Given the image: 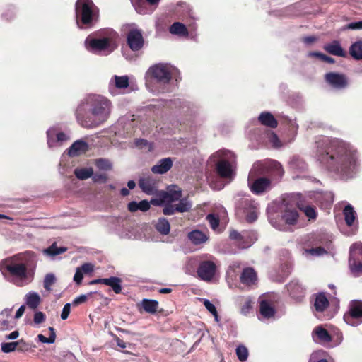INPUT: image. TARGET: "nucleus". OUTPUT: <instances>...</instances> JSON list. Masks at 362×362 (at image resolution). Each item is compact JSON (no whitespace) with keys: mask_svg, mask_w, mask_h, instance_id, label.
<instances>
[{"mask_svg":"<svg viewBox=\"0 0 362 362\" xmlns=\"http://www.w3.org/2000/svg\"><path fill=\"white\" fill-rule=\"evenodd\" d=\"M206 220L213 230H216L219 225V218L214 214L207 215Z\"/></svg>","mask_w":362,"mask_h":362,"instance_id":"obj_52","label":"nucleus"},{"mask_svg":"<svg viewBox=\"0 0 362 362\" xmlns=\"http://www.w3.org/2000/svg\"><path fill=\"white\" fill-rule=\"evenodd\" d=\"M268 169L274 176H276L278 177H282L284 174V170L281 165L276 160H272L269 163Z\"/></svg>","mask_w":362,"mask_h":362,"instance_id":"obj_38","label":"nucleus"},{"mask_svg":"<svg viewBox=\"0 0 362 362\" xmlns=\"http://www.w3.org/2000/svg\"><path fill=\"white\" fill-rule=\"evenodd\" d=\"M18 345V343L17 341L14 342H4L1 344V351L4 353H11L14 351L17 346Z\"/></svg>","mask_w":362,"mask_h":362,"instance_id":"obj_49","label":"nucleus"},{"mask_svg":"<svg viewBox=\"0 0 362 362\" xmlns=\"http://www.w3.org/2000/svg\"><path fill=\"white\" fill-rule=\"evenodd\" d=\"M243 303L241 307V313L243 315H247L250 311L252 306H251V301L250 300L247 298H243Z\"/></svg>","mask_w":362,"mask_h":362,"instance_id":"obj_56","label":"nucleus"},{"mask_svg":"<svg viewBox=\"0 0 362 362\" xmlns=\"http://www.w3.org/2000/svg\"><path fill=\"white\" fill-rule=\"evenodd\" d=\"M313 339L321 344H327L331 341L332 337L328 332L322 327H317L313 333Z\"/></svg>","mask_w":362,"mask_h":362,"instance_id":"obj_23","label":"nucleus"},{"mask_svg":"<svg viewBox=\"0 0 362 362\" xmlns=\"http://www.w3.org/2000/svg\"><path fill=\"white\" fill-rule=\"evenodd\" d=\"M305 252L312 256H321L326 253V250L322 247H317L315 248L305 250Z\"/></svg>","mask_w":362,"mask_h":362,"instance_id":"obj_53","label":"nucleus"},{"mask_svg":"<svg viewBox=\"0 0 362 362\" xmlns=\"http://www.w3.org/2000/svg\"><path fill=\"white\" fill-rule=\"evenodd\" d=\"M112 105L107 98L90 94L84 98L76 110L78 124L85 128L96 127L109 118Z\"/></svg>","mask_w":362,"mask_h":362,"instance_id":"obj_2","label":"nucleus"},{"mask_svg":"<svg viewBox=\"0 0 362 362\" xmlns=\"http://www.w3.org/2000/svg\"><path fill=\"white\" fill-rule=\"evenodd\" d=\"M45 320V315L41 311H37L34 315V322L35 324H40Z\"/></svg>","mask_w":362,"mask_h":362,"instance_id":"obj_60","label":"nucleus"},{"mask_svg":"<svg viewBox=\"0 0 362 362\" xmlns=\"http://www.w3.org/2000/svg\"><path fill=\"white\" fill-rule=\"evenodd\" d=\"M329 305V301L324 294H319L316 296L315 308L318 312L324 311Z\"/></svg>","mask_w":362,"mask_h":362,"instance_id":"obj_35","label":"nucleus"},{"mask_svg":"<svg viewBox=\"0 0 362 362\" xmlns=\"http://www.w3.org/2000/svg\"><path fill=\"white\" fill-rule=\"evenodd\" d=\"M181 197V190L177 187L174 190L170 189L168 192H161L160 193L161 203H173L180 200Z\"/></svg>","mask_w":362,"mask_h":362,"instance_id":"obj_21","label":"nucleus"},{"mask_svg":"<svg viewBox=\"0 0 362 362\" xmlns=\"http://www.w3.org/2000/svg\"><path fill=\"white\" fill-rule=\"evenodd\" d=\"M47 144L49 148L60 146L64 141H68L69 136L64 132H57L54 128H50L47 132Z\"/></svg>","mask_w":362,"mask_h":362,"instance_id":"obj_16","label":"nucleus"},{"mask_svg":"<svg viewBox=\"0 0 362 362\" xmlns=\"http://www.w3.org/2000/svg\"><path fill=\"white\" fill-rule=\"evenodd\" d=\"M204 305L209 312H210L214 317L216 322L218 321V313L216 307L209 300H204Z\"/></svg>","mask_w":362,"mask_h":362,"instance_id":"obj_51","label":"nucleus"},{"mask_svg":"<svg viewBox=\"0 0 362 362\" xmlns=\"http://www.w3.org/2000/svg\"><path fill=\"white\" fill-rule=\"evenodd\" d=\"M129 85V77L127 76L114 75L109 82V91L115 95H117V90L127 88Z\"/></svg>","mask_w":362,"mask_h":362,"instance_id":"obj_17","label":"nucleus"},{"mask_svg":"<svg viewBox=\"0 0 362 362\" xmlns=\"http://www.w3.org/2000/svg\"><path fill=\"white\" fill-rule=\"evenodd\" d=\"M283 214L282 219L286 224L294 225L298 220V214L295 208L288 205V202L286 199L283 200Z\"/></svg>","mask_w":362,"mask_h":362,"instance_id":"obj_18","label":"nucleus"},{"mask_svg":"<svg viewBox=\"0 0 362 362\" xmlns=\"http://www.w3.org/2000/svg\"><path fill=\"white\" fill-rule=\"evenodd\" d=\"M260 314L267 318L274 316L275 310L273 306L266 300H262L259 304Z\"/></svg>","mask_w":362,"mask_h":362,"instance_id":"obj_30","label":"nucleus"},{"mask_svg":"<svg viewBox=\"0 0 362 362\" xmlns=\"http://www.w3.org/2000/svg\"><path fill=\"white\" fill-rule=\"evenodd\" d=\"M144 38L141 30L132 29L127 34V43L132 51L141 49L144 45Z\"/></svg>","mask_w":362,"mask_h":362,"instance_id":"obj_14","label":"nucleus"},{"mask_svg":"<svg viewBox=\"0 0 362 362\" xmlns=\"http://www.w3.org/2000/svg\"><path fill=\"white\" fill-rule=\"evenodd\" d=\"M131 1L138 13L146 15L153 13L160 0H131Z\"/></svg>","mask_w":362,"mask_h":362,"instance_id":"obj_13","label":"nucleus"},{"mask_svg":"<svg viewBox=\"0 0 362 362\" xmlns=\"http://www.w3.org/2000/svg\"><path fill=\"white\" fill-rule=\"evenodd\" d=\"M172 165L173 160L170 158H163L151 168V171L155 174H164L172 168Z\"/></svg>","mask_w":362,"mask_h":362,"instance_id":"obj_22","label":"nucleus"},{"mask_svg":"<svg viewBox=\"0 0 362 362\" xmlns=\"http://www.w3.org/2000/svg\"><path fill=\"white\" fill-rule=\"evenodd\" d=\"M216 266L212 261L202 262L197 268L198 276L204 281H211L215 276Z\"/></svg>","mask_w":362,"mask_h":362,"instance_id":"obj_12","label":"nucleus"},{"mask_svg":"<svg viewBox=\"0 0 362 362\" xmlns=\"http://www.w3.org/2000/svg\"><path fill=\"white\" fill-rule=\"evenodd\" d=\"M74 174L78 179L84 180L93 176V170L92 168H76Z\"/></svg>","mask_w":362,"mask_h":362,"instance_id":"obj_39","label":"nucleus"},{"mask_svg":"<svg viewBox=\"0 0 362 362\" xmlns=\"http://www.w3.org/2000/svg\"><path fill=\"white\" fill-rule=\"evenodd\" d=\"M11 309H4L0 313V330L8 329L12 327L10 325L8 317L11 315Z\"/></svg>","mask_w":362,"mask_h":362,"instance_id":"obj_33","label":"nucleus"},{"mask_svg":"<svg viewBox=\"0 0 362 362\" xmlns=\"http://www.w3.org/2000/svg\"><path fill=\"white\" fill-rule=\"evenodd\" d=\"M240 281L242 284L247 286H251L257 281V274L252 268H245L241 274Z\"/></svg>","mask_w":362,"mask_h":362,"instance_id":"obj_24","label":"nucleus"},{"mask_svg":"<svg viewBox=\"0 0 362 362\" xmlns=\"http://www.w3.org/2000/svg\"><path fill=\"white\" fill-rule=\"evenodd\" d=\"M4 267L9 274L8 281L18 286H25L33 280V272L28 270L25 264L18 262L14 258L6 259Z\"/></svg>","mask_w":362,"mask_h":362,"instance_id":"obj_5","label":"nucleus"},{"mask_svg":"<svg viewBox=\"0 0 362 362\" xmlns=\"http://www.w3.org/2000/svg\"><path fill=\"white\" fill-rule=\"evenodd\" d=\"M82 273L84 274H90L93 271L94 266L91 263H85L81 265V267H78Z\"/></svg>","mask_w":362,"mask_h":362,"instance_id":"obj_58","label":"nucleus"},{"mask_svg":"<svg viewBox=\"0 0 362 362\" xmlns=\"http://www.w3.org/2000/svg\"><path fill=\"white\" fill-rule=\"evenodd\" d=\"M83 279V274L82 272L77 267L76 270V273L74 276V281L76 284H80Z\"/></svg>","mask_w":362,"mask_h":362,"instance_id":"obj_63","label":"nucleus"},{"mask_svg":"<svg viewBox=\"0 0 362 362\" xmlns=\"http://www.w3.org/2000/svg\"><path fill=\"white\" fill-rule=\"evenodd\" d=\"M344 320L351 326H357L362 322V302L352 301L349 313L344 315Z\"/></svg>","mask_w":362,"mask_h":362,"instance_id":"obj_11","label":"nucleus"},{"mask_svg":"<svg viewBox=\"0 0 362 362\" xmlns=\"http://www.w3.org/2000/svg\"><path fill=\"white\" fill-rule=\"evenodd\" d=\"M300 211H302L309 219H315L317 216L316 209L314 206L310 205L300 204L298 206Z\"/></svg>","mask_w":362,"mask_h":362,"instance_id":"obj_42","label":"nucleus"},{"mask_svg":"<svg viewBox=\"0 0 362 362\" xmlns=\"http://www.w3.org/2000/svg\"><path fill=\"white\" fill-rule=\"evenodd\" d=\"M258 119L262 124L271 128H275L278 124L276 119L269 112H262L259 115Z\"/></svg>","mask_w":362,"mask_h":362,"instance_id":"obj_26","label":"nucleus"},{"mask_svg":"<svg viewBox=\"0 0 362 362\" xmlns=\"http://www.w3.org/2000/svg\"><path fill=\"white\" fill-rule=\"evenodd\" d=\"M324 49L327 52L333 55L339 57H344L345 55V53L341 47L340 46L339 42L336 40L333 41L329 44L325 45Z\"/></svg>","mask_w":362,"mask_h":362,"instance_id":"obj_27","label":"nucleus"},{"mask_svg":"<svg viewBox=\"0 0 362 362\" xmlns=\"http://www.w3.org/2000/svg\"><path fill=\"white\" fill-rule=\"evenodd\" d=\"M150 208V203L146 200H142L139 202L132 201L128 204V209L131 212H135L138 210L146 211Z\"/></svg>","mask_w":362,"mask_h":362,"instance_id":"obj_29","label":"nucleus"},{"mask_svg":"<svg viewBox=\"0 0 362 362\" xmlns=\"http://www.w3.org/2000/svg\"><path fill=\"white\" fill-rule=\"evenodd\" d=\"M103 284L110 286L115 293H119L122 291L121 279L118 277L112 276L103 280Z\"/></svg>","mask_w":362,"mask_h":362,"instance_id":"obj_31","label":"nucleus"},{"mask_svg":"<svg viewBox=\"0 0 362 362\" xmlns=\"http://www.w3.org/2000/svg\"><path fill=\"white\" fill-rule=\"evenodd\" d=\"M268 140L274 148H280L282 146V143L279 140V137L274 132L268 133Z\"/></svg>","mask_w":362,"mask_h":362,"instance_id":"obj_50","label":"nucleus"},{"mask_svg":"<svg viewBox=\"0 0 362 362\" xmlns=\"http://www.w3.org/2000/svg\"><path fill=\"white\" fill-rule=\"evenodd\" d=\"M192 206V202L187 198L181 199L178 204H175L177 212H187Z\"/></svg>","mask_w":362,"mask_h":362,"instance_id":"obj_41","label":"nucleus"},{"mask_svg":"<svg viewBox=\"0 0 362 362\" xmlns=\"http://www.w3.org/2000/svg\"><path fill=\"white\" fill-rule=\"evenodd\" d=\"M70 310H71V305L70 303H66L64 305L63 309H62V314H61V318L62 320H66L69 317V315L70 313Z\"/></svg>","mask_w":362,"mask_h":362,"instance_id":"obj_62","label":"nucleus"},{"mask_svg":"<svg viewBox=\"0 0 362 362\" xmlns=\"http://www.w3.org/2000/svg\"><path fill=\"white\" fill-rule=\"evenodd\" d=\"M288 291L290 292L291 295L296 298L298 297V294H300L303 291L302 286L298 284V281H291L287 286Z\"/></svg>","mask_w":362,"mask_h":362,"instance_id":"obj_44","label":"nucleus"},{"mask_svg":"<svg viewBox=\"0 0 362 362\" xmlns=\"http://www.w3.org/2000/svg\"><path fill=\"white\" fill-rule=\"evenodd\" d=\"M187 237L190 242L195 245L204 244L209 240L208 233L199 230H193L190 231L188 233Z\"/></svg>","mask_w":362,"mask_h":362,"instance_id":"obj_20","label":"nucleus"},{"mask_svg":"<svg viewBox=\"0 0 362 362\" xmlns=\"http://www.w3.org/2000/svg\"><path fill=\"white\" fill-rule=\"evenodd\" d=\"M236 355L238 358L243 362L247 359L248 357V351L247 349L244 346H238L236 348Z\"/></svg>","mask_w":362,"mask_h":362,"instance_id":"obj_47","label":"nucleus"},{"mask_svg":"<svg viewBox=\"0 0 362 362\" xmlns=\"http://www.w3.org/2000/svg\"><path fill=\"white\" fill-rule=\"evenodd\" d=\"M96 165L98 168L103 170H109L111 168L110 162L108 160L104 158H100L97 160Z\"/></svg>","mask_w":362,"mask_h":362,"instance_id":"obj_54","label":"nucleus"},{"mask_svg":"<svg viewBox=\"0 0 362 362\" xmlns=\"http://www.w3.org/2000/svg\"><path fill=\"white\" fill-rule=\"evenodd\" d=\"M257 164L250 170L248 175V185L250 190L255 194H260L271 188V180L266 177H257L259 170Z\"/></svg>","mask_w":362,"mask_h":362,"instance_id":"obj_8","label":"nucleus"},{"mask_svg":"<svg viewBox=\"0 0 362 362\" xmlns=\"http://www.w3.org/2000/svg\"><path fill=\"white\" fill-rule=\"evenodd\" d=\"M56 282V277L52 273L47 274L44 279L43 286L46 291H50L52 286Z\"/></svg>","mask_w":362,"mask_h":362,"instance_id":"obj_46","label":"nucleus"},{"mask_svg":"<svg viewBox=\"0 0 362 362\" xmlns=\"http://www.w3.org/2000/svg\"><path fill=\"white\" fill-rule=\"evenodd\" d=\"M169 31L173 35L180 36H186L188 35V30L185 25L180 22L174 23L169 28Z\"/></svg>","mask_w":362,"mask_h":362,"instance_id":"obj_34","label":"nucleus"},{"mask_svg":"<svg viewBox=\"0 0 362 362\" xmlns=\"http://www.w3.org/2000/svg\"><path fill=\"white\" fill-rule=\"evenodd\" d=\"M210 159L216 163L218 175L229 180L235 177V160L233 153L228 150H220L213 154Z\"/></svg>","mask_w":362,"mask_h":362,"instance_id":"obj_4","label":"nucleus"},{"mask_svg":"<svg viewBox=\"0 0 362 362\" xmlns=\"http://www.w3.org/2000/svg\"><path fill=\"white\" fill-rule=\"evenodd\" d=\"M88 150V144L83 141H75L68 149L70 156H76L85 153Z\"/></svg>","mask_w":362,"mask_h":362,"instance_id":"obj_25","label":"nucleus"},{"mask_svg":"<svg viewBox=\"0 0 362 362\" xmlns=\"http://www.w3.org/2000/svg\"><path fill=\"white\" fill-rule=\"evenodd\" d=\"M318 160L327 165L329 170L346 179L358 170V156L349 144L339 140L322 138L317 142Z\"/></svg>","mask_w":362,"mask_h":362,"instance_id":"obj_1","label":"nucleus"},{"mask_svg":"<svg viewBox=\"0 0 362 362\" xmlns=\"http://www.w3.org/2000/svg\"><path fill=\"white\" fill-rule=\"evenodd\" d=\"M343 214L347 226H352L356 217V213L353 206L351 204H347L343 210Z\"/></svg>","mask_w":362,"mask_h":362,"instance_id":"obj_32","label":"nucleus"},{"mask_svg":"<svg viewBox=\"0 0 362 362\" xmlns=\"http://www.w3.org/2000/svg\"><path fill=\"white\" fill-rule=\"evenodd\" d=\"M141 305L146 313H155L158 309V303L155 300L144 299Z\"/></svg>","mask_w":362,"mask_h":362,"instance_id":"obj_36","label":"nucleus"},{"mask_svg":"<svg viewBox=\"0 0 362 362\" xmlns=\"http://www.w3.org/2000/svg\"><path fill=\"white\" fill-rule=\"evenodd\" d=\"M117 35L115 32H109L107 36L101 38L88 37L86 40V47L90 52L107 55L111 53L117 47Z\"/></svg>","mask_w":362,"mask_h":362,"instance_id":"obj_6","label":"nucleus"},{"mask_svg":"<svg viewBox=\"0 0 362 362\" xmlns=\"http://www.w3.org/2000/svg\"><path fill=\"white\" fill-rule=\"evenodd\" d=\"M250 233V237L245 238L240 243V247L247 248L249 247L257 239L256 235L253 232L247 231Z\"/></svg>","mask_w":362,"mask_h":362,"instance_id":"obj_48","label":"nucleus"},{"mask_svg":"<svg viewBox=\"0 0 362 362\" xmlns=\"http://www.w3.org/2000/svg\"><path fill=\"white\" fill-rule=\"evenodd\" d=\"M17 343H18V350L21 351H28L30 349V345L22 339L18 341Z\"/></svg>","mask_w":362,"mask_h":362,"instance_id":"obj_61","label":"nucleus"},{"mask_svg":"<svg viewBox=\"0 0 362 362\" xmlns=\"http://www.w3.org/2000/svg\"><path fill=\"white\" fill-rule=\"evenodd\" d=\"M250 237V233L247 231H243L240 233L236 230H233L230 233V238L232 240H235L237 241L238 246L240 247V243H241L242 240H244L245 238Z\"/></svg>","mask_w":362,"mask_h":362,"instance_id":"obj_45","label":"nucleus"},{"mask_svg":"<svg viewBox=\"0 0 362 362\" xmlns=\"http://www.w3.org/2000/svg\"><path fill=\"white\" fill-rule=\"evenodd\" d=\"M326 81L337 89H344L348 86V79L344 74L330 72L325 75Z\"/></svg>","mask_w":362,"mask_h":362,"instance_id":"obj_15","label":"nucleus"},{"mask_svg":"<svg viewBox=\"0 0 362 362\" xmlns=\"http://www.w3.org/2000/svg\"><path fill=\"white\" fill-rule=\"evenodd\" d=\"M350 54L356 59H362V41H357L350 47Z\"/></svg>","mask_w":362,"mask_h":362,"instance_id":"obj_40","label":"nucleus"},{"mask_svg":"<svg viewBox=\"0 0 362 362\" xmlns=\"http://www.w3.org/2000/svg\"><path fill=\"white\" fill-rule=\"evenodd\" d=\"M156 180L151 175L141 177L139 181V186L144 192L152 195L156 193Z\"/></svg>","mask_w":362,"mask_h":362,"instance_id":"obj_19","label":"nucleus"},{"mask_svg":"<svg viewBox=\"0 0 362 362\" xmlns=\"http://www.w3.org/2000/svg\"><path fill=\"white\" fill-rule=\"evenodd\" d=\"M344 29L362 30V21L349 23Z\"/></svg>","mask_w":362,"mask_h":362,"instance_id":"obj_59","label":"nucleus"},{"mask_svg":"<svg viewBox=\"0 0 362 362\" xmlns=\"http://www.w3.org/2000/svg\"><path fill=\"white\" fill-rule=\"evenodd\" d=\"M155 226L156 230L163 235H167L170 232V223L165 218H160Z\"/></svg>","mask_w":362,"mask_h":362,"instance_id":"obj_37","label":"nucleus"},{"mask_svg":"<svg viewBox=\"0 0 362 362\" xmlns=\"http://www.w3.org/2000/svg\"><path fill=\"white\" fill-rule=\"evenodd\" d=\"M66 250V247H57L56 244H52L50 247L43 250L44 254L49 256H56L57 255L62 254Z\"/></svg>","mask_w":362,"mask_h":362,"instance_id":"obj_43","label":"nucleus"},{"mask_svg":"<svg viewBox=\"0 0 362 362\" xmlns=\"http://www.w3.org/2000/svg\"><path fill=\"white\" fill-rule=\"evenodd\" d=\"M237 214L244 218L247 222L252 223L257 220L259 214L257 203L249 198H243L236 206Z\"/></svg>","mask_w":362,"mask_h":362,"instance_id":"obj_7","label":"nucleus"},{"mask_svg":"<svg viewBox=\"0 0 362 362\" xmlns=\"http://www.w3.org/2000/svg\"><path fill=\"white\" fill-rule=\"evenodd\" d=\"M323 354L324 352L322 351L313 352L310 355L309 362H328L326 359L320 358V357H321Z\"/></svg>","mask_w":362,"mask_h":362,"instance_id":"obj_55","label":"nucleus"},{"mask_svg":"<svg viewBox=\"0 0 362 362\" xmlns=\"http://www.w3.org/2000/svg\"><path fill=\"white\" fill-rule=\"evenodd\" d=\"M349 267L354 276L362 275V243L353 244L349 250Z\"/></svg>","mask_w":362,"mask_h":362,"instance_id":"obj_10","label":"nucleus"},{"mask_svg":"<svg viewBox=\"0 0 362 362\" xmlns=\"http://www.w3.org/2000/svg\"><path fill=\"white\" fill-rule=\"evenodd\" d=\"M135 146L139 148L148 146V141L146 139H137L134 141Z\"/></svg>","mask_w":362,"mask_h":362,"instance_id":"obj_64","label":"nucleus"},{"mask_svg":"<svg viewBox=\"0 0 362 362\" xmlns=\"http://www.w3.org/2000/svg\"><path fill=\"white\" fill-rule=\"evenodd\" d=\"M163 212L165 215L170 216L177 212L175 209V205L172 204V203H166L164 206Z\"/></svg>","mask_w":362,"mask_h":362,"instance_id":"obj_57","label":"nucleus"},{"mask_svg":"<svg viewBox=\"0 0 362 362\" xmlns=\"http://www.w3.org/2000/svg\"><path fill=\"white\" fill-rule=\"evenodd\" d=\"M173 67L167 64H157L151 66L146 76L151 77L158 83L165 85L170 82L172 78Z\"/></svg>","mask_w":362,"mask_h":362,"instance_id":"obj_9","label":"nucleus"},{"mask_svg":"<svg viewBox=\"0 0 362 362\" xmlns=\"http://www.w3.org/2000/svg\"><path fill=\"white\" fill-rule=\"evenodd\" d=\"M25 300L28 306L32 309L37 308L41 300L40 295L35 291L28 292L25 295Z\"/></svg>","mask_w":362,"mask_h":362,"instance_id":"obj_28","label":"nucleus"},{"mask_svg":"<svg viewBox=\"0 0 362 362\" xmlns=\"http://www.w3.org/2000/svg\"><path fill=\"white\" fill-rule=\"evenodd\" d=\"M75 11L76 24L80 28L92 26L99 17V9L92 0H77Z\"/></svg>","mask_w":362,"mask_h":362,"instance_id":"obj_3","label":"nucleus"}]
</instances>
